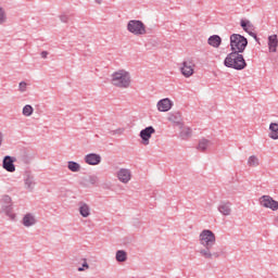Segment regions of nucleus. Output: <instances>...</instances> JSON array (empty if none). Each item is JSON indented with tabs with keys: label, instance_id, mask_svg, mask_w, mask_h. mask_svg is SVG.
Wrapping results in <instances>:
<instances>
[{
	"label": "nucleus",
	"instance_id": "1",
	"mask_svg": "<svg viewBox=\"0 0 278 278\" xmlns=\"http://www.w3.org/2000/svg\"><path fill=\"white\" fill-rule=\"evenodd\" d=\"M240 53L241 52L233 51L227 54L226 59L224 60V66L227 68H235V71H244V68H247V61Z\"/></svg>",
	"mask_w": 278,
	"mask_h": 278
},
{
	"label": "nucleus",
	"instance_id": "2",
	"mask_svg": "<svg viewBox=\"0 0 278 278\" xmlns=\"http://www.w3.org/2000/svg\"><path fill=\"white\" fill-rule=\"evenodd\" d=\"M111 84L116 88H129L131 86V75L125 70L114 72L111 76Z\"/></svg>",
	"mask_w": 278,
	"mask_h": 278
},
{
	"label": "nucleus",
	"instance_id": "3",
	"mask_svg": "<svg viewBox=\"0 0 278 278\" xmlns=\"http://www.w3.org/2000/svg\"><path fill=\"white\" fill-rule=\"evenodd\" d=\"M249 45V40L240 35V34H232L230 36V49L231 51H238V53H244V49H247Z\"/></svg>",
	"mask_w": 278,
	"mask_h": 278
},
{
	"label": "nucleus",
	"instance_id": "4",
	"mask_svg": "<svg viewBox=\"0 0 278 278\" xmlns=\"http://www.w3.org/2000/svg\"><path fill=\"white\" fill-rule=\"evenodd\" d=\"M127 30L134 36H144L147 26L140 20H130L127 24Z\"/></svg>",
	"mask_w": 278,
	"mask_h": 278
},
{
	"label": "nucleus",
	"instance_id": "5",
	"mask_svg": "<svg viewBox=\"0 0 278 278\" xmlns=\"http://www.w3.org/2000/svg\"><path fill=\"white\" fill-rule=\"evenodd\" d=\"M199 242L202 247L212 248L216 244V235L210 229H204L199 236Z\"/></svg>",
	"mask_w": 278,
	"mask_h": 278
},
{
	"label": "nucleus",
	"instance_id": "6",
	"mask_svg": "<svg viewBox=\"0 0 278 278\" xmlns=\"http://www.w3.org/2000/svg\"><path fill=\"white\" fill-rule=\"evenodd\" d=\"M194 61L192 59H188L182 62V66L180 67L181 75L184 77H192L194 75Z\"/></svg>",
	"mask_w": 278,
	"mask_h": 278
},
{
	"label": "nucleus",
	"instance_id": "7",
	"mask_svg": "<svg viewBox=\"0 0 278 278\" xmlns=\"http://www.w3.org/2000/svg\"><path fill=\"white\" fill-rule=\"evenodd\" d=\"M24 186L28 192H34L36 188V177L30 170L24 173Z\"/></svg>",
	"mask_w": 278,
	"mask_h": 278
},
{
	"label": "nucleus",
	"instance_id": "8",
	"mask_svg": "<svg viewBox=\"0 0 278 278\" xmlns=\"http://www.w3.org/2000/svg\"><path fill=\"white\" fill-rule=\"evenodd\" d=\"M14 162H18V160L14 156L7 155L2 160V168L7 170V173H16V166Z\"/></svg>",
	"mask_w": 278,
	"mask_h": 278
},
{
	"label": "nucleus",
	"instance_id": "9",
	"mask_svg": "<svg viewBox=\"0 0 278 278\" xmlns=\"http://www.w3.org/2000/svg\"><path fill=\"white\" fill-rule=\"evenodd\" d=\"M154 132H155V128H153V126H148L140 131L139 136L144 147L149 146V140H151V136H153Z\"/></svg>",
	"mask_w": 278,
	"mask_h": 278
},
{
	"label": "nucleus",
	"instance_id": "10",
	"mask_svg": "<svg viewBox=\"0 0 278 278\" xmlns=\"http://www.w3.org/2000/svg\"><path fill=\"white\" fill-rule=\"evenodd\" d=\"M260 203L263 207H268L269 210H273L274 212L278 210V202L273 200L270 195H263L260 199Z\"/></svg>",
	"mask_w": 278,
	"mask_h": 278
},
{
	"label": "nucleus",
	"instance_id": "11",
	"mask_svg": "<svg viewBox=\"0 0 278 278\" xmlns=\"http://www.w3.org/2000/svg\"><path fill=\"white\" fill-rule=\"evenodd\" d=\"M199 253L201 257H204V260H216L220 257V253L218 252H212V248L204 247L203 249L199 250Z\"/></svg>",
	"mask_w": 278,
	"mask_h": 278
},
{
	"label": "nucleus",
	"instance_id": "12",
	"mask_svg": "<svg viewBox=\"0 0 278 278\" xmlns=\"http://www.w3.org/2000/svg\"><path fill=\"white\" fill-rule=\"evenodd\" d=\"M117 179L122 184H127L128 181H131V170L127 168H121L117 172Z\"/></svg>",
	"mask_w": 278,
	"mask_h": 278
},
{
	"label": "nucleus",
	"instance_id": "13",
	"mask_svg": "<svg viewBox=\"0 0 278 278\" xmlns=\"http://www.w3.org/2000/svg\"><path fill=\"white\" fill-rule=\"evenodd\" d=\"M159 112H168L173 108V101L168 98L160 100L156 104Z\"/></svg>",
	"mask_w": 278,
	"mask_h": 278
},
{
	"label": "nucleus",
	"instance_id": "14",
	"mask_svg": "<svg viewBox=\"0 0 278 278\" xmlns=\"http://www.w3.org/2000/svg\"><path fill=\"white\" fill-rule=\"evenodd\" d=\"M86 164H89V166H98V164H101V155L97 153H89L85 156Z\"/></svg>",
	"mask_w": 278,
	"mask_h": 278
},
{
	"label": "nucleus",
	"instance_id": "15",
	"mask_svg": "<svg viewBox=\"0 0 278 278\" xmlns=\"http://www.w3.org/2000/svg\"><path fill=\"white\" fill-rule=\"evenodd\" d=\"M240 25L243 31H247V34H249L250 36H252V38H255V40H257V35L253 33V24L251 23V21L241 20Z\"/></svg>",
	"mask_w": 278,
	"mask_h": 278
},
{
	"label": "nucleus",
	"instance_id": "16",
	"mask_svg": "<svg viewBox=\"0 0 278 278\" xmlns=\"http://www.w3.org/2000/svg\"><path fill=\"white\" fill-rule=\"evenodd\" d=\"M36 223H38V220L36 219V216L31 213H27L22 219V225H24V227H34Z\"/></svg>",
	"mask_w": 278,
	"mask_h": 278
},
{
	"label": "nucleus",
	"instance_id": "17",
	"mask_svg": "<svg viewBox=\"0 0 278 278\" xmlns=\"http://www.w3.org/2000/svg\"><path fill=\"white\" fill-rule=\"evenodd\" d=\"M217 210L223 216H231V202H220Z\"/></svg>",
	"mask_w": 278,
	"mask_h": 278
},
{
	"label": "nucleus",
	"instance_id": "18",
	"mask_svg": "<svg viewBox=\"0 0 278 278\" xmlns=\"http://www.w3.org/2000/svg\"><path fill=\"white\" fill-rule=\"evenodd\" d=\"M277 47H278V39L277 35H271L268 37V49L271 53L277 52Z\"/></svg>",
	"mask_w": 278,
	"mask_h": 278
},
{
	"label": "nucleus",
	"instance_id": "19",
	"mask_svg": "<svg viewBox=\"0 0 278 278\" xmlns=\"http://www.w3.org/2000/svg\"><path fill=\"white\" fill-rule=\"evenodd\" d=\"M210 147H212V141H210L208 139L202 138L200 139L197 149L198 151L205 153V150L210 149Z\"/></svg>",
	"mask_w": 278,
	"mask_h": 278
},
{
	"label": "nucleus",
	"instance_id": "20",
	"mask_svg": "<svg viewBox=\"0 0 278 278\" xmlns=\"http://www.w3.org/2000/svg\"><path fill=\"white\" fill-rule=\"evenodd\" d=\"M208 45L211 47H214L215 49H218V47H220L223 39L220 38V36L218 35H213L208 38Z\"/></svg>",
	"mask_w": 278,
	"mask_h": 278
},
{
	"label": "nucleus",
	"instance_id": "21",
	"mask_svg": "<svg viewBox=\"0 0 278 278\" xmlns=\"http://www.w3.org/2000/svg\"><path fill=\"white\" fill-rule=\"evenodd\" d=\"M167 121H169V123H175L176 125H181V113L180 112L169 113L167 116Z\"/></svg>",
	"mask_w": 278,
	"mask_h": 278
},
{
	"label": "nucleus",
	"instance_id": "22",
	"mask_svg": "<svg viewBox=\"0 0 278 278\" xmlns=\"http://www.w3.org/2000/svg\"><path fill=\"white\" fill-rule=\"evenodd\" d=\"M79 214L83 216V218H88V216H90V206L84 202H80Z\"/></svg>",
	"mask_w": 278,
	"mask_h": 278
},
{
	"label": "nucleus",
	"instance_id": "23",
	"mask_svg": "<svg viewBox=\"0 0 278 278\" xmlns=\"http://www.w3.org/2000/svg\"><path fill=\"white\" fill-rule=\"evenodd\" d=\"M67 168L72 173H79V170H81V165L75 161H70L67 162Z\"/></svg>",
	"mask_w": 278,
	"mask_h": 278
},
{
	"label": "nucleus",
	"instance_id": "24",
	"mask_svg": "<svg viewBox=\"0 0 278 278\" xmlns=\"http://www.w3.org/2000/svg\"><path fill=\"white\" fill-rule=\"evenodd\" d=\"M116 262L123 263L127 262V252L124 250H118L115 254Z\"/></svg>",
	"mask_w": 278,
	"mask_h": 278
},
{
	"label": "nucleus",
	"instance_id": "25",
	"mask_svg": "<svg viewBox=\"0 0 278 278\" xmlns=\"http://www.w3.org/2000/svg\"><path fill=\"white\" fill-rule=\"evenodd\" d=\"M190 136H192V129L188 127L182 128V130L180 131V137L182 138V140H188Z\"/></svg>",
	"mask_w": 278,
	"mask_h": 278
},
{
	"label": "nucleus",
	"instance_id": "26",
	"mask_svg": "<svg viewBox=\"0 0 278 278\" xmlns=\"http://www.w3.org/2000/svg\"><path fill=\"white\" fill-rule=\"evenodd\" d=\"M248 166H260V159L256 155H252L248 159Z\"/></svg>",
	"mask_w": 278,
	"mask_h": 278
},
{
	"label": "nucleus",
	"instance_id": "27",
	"mask_svg": "<svg viewBox=\"0 0 278 278\" xmlns=\"http://www.w3.org/2000/svg\"><path fill=\"white\" fill-rule=\"evenodd\" d=\"M17 161L20 164H29L31 162V157L24 153L17 157Z\"/></svg>",
	"mask_w": 278,
	"mask_h": 278
},
{
	"label": "nucleus",
	"instance_id": "28",
	"mask_svg": "<svg viewBox=\"0 0 278 278\" xmlns=\"http://www.w3.org/2000/svg\"><path fill=\"white\" fill-rule=\"evenodd\" d=\"M23 115L24 116H31V114H34V108L29 104H26L24 108H23Z\"/></svg>",
	"mask_w": 278,
	"mask_h": 278
},
{
	"label": "nucleus",
	"instance_id": "29",
	"mask_svg": "<svg viewBox=\"0 0 278 278\" xmlns=\"http://www.w3.org/2000/svg\"><path fill=\"white\" fill-rule=\"evenodd\" d=\"M87 184H90L91 186H99V177L91 175L87 178Z\"/></svg>",
	"mask_w": 278,
	"mask_h": 278
},
{
	"label": "nucleus",
	"instance_id": "30",
	"mask_svg": "<svg viewBox=\"0 0 278 278\" xmlns=\"http://www.w3.org/2000/svg\"><path fill=\"white\" fill-rule=\"evenodd\" d=\"M2 210L4 214H7V216H9L10 218H14V215L12 214V204L2 205Z\"/></svg>",
	"mask_w": 278,
	"mask_h": 278
},
{
	"label": "nucleus",
	"instance_id": "31",
	"mask_svg": "<svg viewBox=\"0 0 278 278\" xmlns=\"http://www.w3.org/2000/svg\"><path fill=\"white\" fill-rule=\"evenodd\" d=\"M83 267H78V273H84V270H88L90 268L86 258H83Z\"/></svg>",
	"mask_w": 278,
	"mask_h": 278
},
{
	"label": "nucleus",
	"instance_id": "32",
	"mask_svg": "<svg viewBox=\"0 0 278 278\" xmlns=\"http://www.w3.org/2000/svg\"><path fill=\"white\" fill-rule=\"evenodd\" d=\"M2 205H12V198L10 195L2 197Z\"/></svg>",
	"mask_w": 278,
	"mask_h": 278
},
{
	"label": "nucleus",
	"instance_id": "33",
	"mask_svg": "<svg viewBox=\"0 0 278 278\" xmlns=\"http://www.w3.org/2000/svg\"><path fill=\"white\" fill-rule=\"evenodd\" d=\"M5 21H7L5 11L3 10V8H0V25H3Z\"/></svg>",
	"mask_w": 278,
	"mask_h": 278
},
{
	"label": "nucleus",
	"instance_id": "34",
	"mask_svg": "<svg viewBox=\"0 0 278 278\" xmlns=\"http://www.w3.org/2000/svg\"><path fill=\"white\" fill-rule=\"evenodd\" d=\"M18 90H20V92H27V83L21 81L18 84Z\"/></svg>",
	"mask_w": 278,
	"mask_h": 278
},
{
	"label": "nucleus",
	"instance_id": "35",
	"mask_svg": "<svg viewBox=\"0 0 278 278\" xmlns=\"http://www.w3.org/2000/svg\"><path fill=\"white\" fill-rule=\"evenodd\" d=\"M68 15L67 14H62L60 15V21L61 23H68Z\"/></svg>",
	"mask_w": 278,
	"mask_h": 278
},
{
	"label": "nucleus",
	"instance_id": "36",
	"mask_svg": "<svg viewBox=\"0 0 278 278\" xmlns=\"http://www.w3.org/2000/svg\"><path fill=\"white\" fill-rule=\"evenodd\" d=\"M270 131H278V124L277 123H271L269 125Z\"/></svg>",
	"mask_w": 278,
	"mask_h": 278
},
{
	"label": "nucleus",
	"instance_id": "37",
	"mask_svg": "<svg viewBox=\"0 0 278 278\" xmlns=\"http://www.w3.org/2000/svg\"><path fill=\"white\" fill-rule=\"evenodd\" d=\"M269 138H271V140H278V131H270Z\"/></svg>",
	"mask_w": 278,
	"mask_h": 278
},
{
	"label": "nucleus",
	"instance_id": "38",
	"mask_svg": "<svg viewBox=\"0 0 278 278\" xmlns=\"http://www.w3.org/2000/svg\"><path fill=\"white\" fill-rule=\"evenodd\" d=\"M49 55V52L48 51H42L41 52V58L43 59V60H47V56Z\"/></svg>",
	"mask_w": 278,
	"mask_h": 278
},
{
	"label": "nucleus",
	"instance_id": "39",
	"mask_svg": "<svg viewBox=\"0 0 278 278\" xmlns=\"http://www.w3.org/2000/svg\"><path fill=\"white\" fill-rule=\"evenodd\" d=\"M3 138H4L3 131H0V147H2L3 144Z\"/></svg>",
	"mask_w": 278,
	"mask_h": 278
},
{
	"label": "nucleus",
	"instance_id": "40",
	"mask_svg": "<svg viewBox=\"0 0 278 278\" xmlns=\"http://www.w3.org/2000/svg\"><path fill=\"white\" fill-rule=\"evenodd\" d=\"M96 3H98V5H101V3H103V0H94Z\"/></svg>",
	"mask_w": 278,
	"mask_h": 278
},
{
	"label": "nucleus",
	"instance_id": "41",
	"mask_svg": "<svg viewBox=\"0 0 278 278\" xmlns=\"http://www.w3.org/2000/svg\"><path fill=\"white\" fill-rule=\"evenodd\" d=\"M81 186H84V188H88V185L85 182H81Z\"/></svg>",
	"mask_w": 278,
	"mask_h": 278
}]
</instances>
